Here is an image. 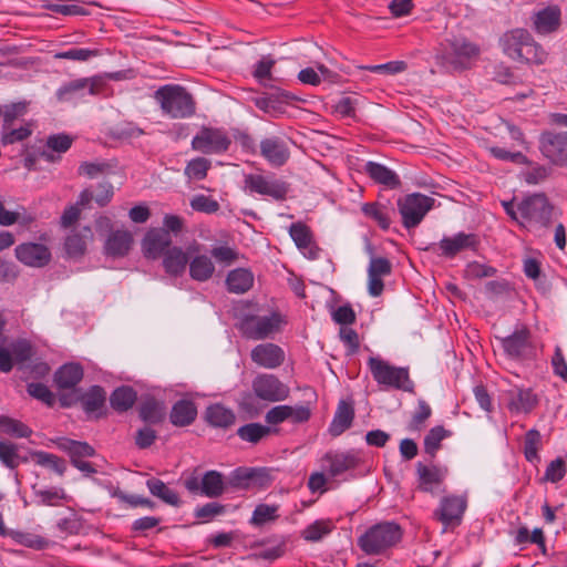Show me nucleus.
I'll list each match as a JSON object with an SVG mask.
<instances>
[{"instance_id":"1","label":"nucleus","mask_w":567,"mask_h":567,"mask_svg":"<svg viewBox=\"0 0 567 567\" xmlns=\"http://www.w3.org/2000/svg\"><path fill=\"white\" fill-rule=\"evenodd\" d=\"M163 115L172 120L189 118L196 113V101L186 87L179 84H165L154 93Z\"/></svg>"},{"instance_id":"2","label":"nucleus","mask_w":567,"mask_h":567,"mask_svg":"<svg viewBox=\"0 0 567 567\" xmlns=\"http://www.w3.org/2000/svg\"><path fill=\"white\" fill-rule=\"evenodd\" d=\"M403 529L395 522H382L369 527L358 538V546L367 555H381L401 542Z\"/></svg>"},{"instance_id":"3","label":"nucleus","mask_w":567,"mask_h":567,"mask_svg":"<svg viewBox=\"0 0 567 567\" xmlns=\"http://www.w3.org/2000/svg\"><path fill=\"white\" fill-rule=\"evenodd\" d=\"M368 367L373 380L379 385L402 390L404 392H414V382L410 378L409 368L394 367L379 357H370Z\"/></svg>"},{"instance_id":"4","label":"nucleus","mask_w":567,"mask_h":567,"mask_svg":"<svg viewBox=\"0 0 567 567\" xmlns=\"http://www.w3.org/2000/svg\"><path fill=\"white\" fill-rule=\"evenodd\" d=\"M284 323H286L284 316L279 311H272L264 317L246 313L236 327L248 340H265L279 332Z\"/></svg>"},{"instance_id":"5","label":"nucleus","mask_w":567,"mask_h":567,"mask_svg":"<svg viewBox=\"0 0 567 567\" xmlns=\"http://www.w3.org/2000/svg\"><path fill=\"white\" fill-rule=\"evenodd\" d=\"M517 210L525 226L548 228L551 225L554 206L544 193L526 196L517 205Z\"/></svg>"},{"instance_id":"6","label":"nucleus","mask_w":567,"mask_h":567,"mask_svg":"<svg viewBox=\"0 0 567 567\" xmlns=\"http://www.w3.org/2000/svg\"><path fill=\"white\" fill-rule=\"evenodd\" d=\"M183 484L190 494H199L208 498H217L229 488L228 481H225L224 475L215 470L205 472L203 476H199L195 470Z\"/></svg>"},{"instance_id":"7","label":"nucleus","mask_w":567,"mask_h":567,"mask_svg":"<svg viewBox=\"0 0 567 567\" xmlns=\"http://www.w3.org/2000/svg\"><path fill=\"white\" fill-rule=\"evenodd\" d=\"M274 482L271 471L267 467H246L235 468L229 477L228 484L233 489L261 491L270 487Z\"/></svg>"},{"instance_id":"8","label":"nucleus","mask_w":567,"mask_h":567,"mask_svg":"<svg viewBox=\"0 0 567 567\" xmlns=\"http://www.w3.org/2000/svg\"><path fill=\"white\" fill-rule=\"evenodd\" d=\"M435 199L421 193L409 194L398 200L402 224L406 229L416 227L426 213L434 206Z\"/></svg>"},{"instance_id":"9","label":"nucleus","mask_w":567,"mask_h":567,"mask_svg":"<svg viewBox=\"0 0 567 567\" xmlns=\"http://www.w3.org/2000/svg\"><path fill=\"white\" fill-rule=\"evenodd\" d=\"M504 354L513 360L524 361L534 357L535 347L532 340L530 329L522 324L507 337H496Z\"/></svg>"},{"instance_id":"10","label":"nucleus","mask_w":567,"mask_h":567,"mask_svg":"<svg viewBox=\"0 0 567 567\" xmlns=\"http://www.w3.org/2000/svg\"><path fill=\"white\" fill-rule=\"evenodd\" d=\"M480 245L481 240L476 234L460 231L452 237L444 236L437 244H430L425 250L453 259L457 254L467 249L477 251Z\"/></svg>"},{"instance_id":"11","label":"nucleus","mask_w":567,"mask_h":567,"mask_svg":"<svg viewBox=\"0 0 567 567\" xmlns=\"http://www.w3.org/2000/svg\"><path fill=\"white\" fill-rule=\"evenodd\" d=\"M538 148L551 165L567 167V132L543 131L538 137Z\"/></svg>"},{"instance_id":"12","label":"nucleus","mask_w":567,"mask_h":567,"mask_svg":"<svg viewBox=\"0 0 567 567\" xmlns=\"http://www.w3.org/2000/svg\"><path fill=\"white\" fill-rule=\"evenodd\" d=\"M231 145V140L223 127L202 126L193 137L190 146L203 154H224Z\"/></svg>"},{"instance_id":"13","label":"nucleus","mask_w":567,"mask_h":567,"mask_svg":"<svg viewBox=\"0 0 567 567\" xmlns=\"http://www.w3.org/2000/svg\"><path fill=\"white\" fill-rule=\"evenodd\" d=\"M467 508V498L464 495H446L441 498L433 517L442 523L444 530L455 528L462 524L463 516Z\"/></svg>"},{"instance_id":"14","label":"nucleus","mask_w":567,"mask_h":567,"mask_svg":"<svg viewBox=\"0 0 567 567\" xmlns=\"http://www.w3.org/2000/svg\"><path fill=\"white\" fill-rule=\"evenodd\" d=\"M105 82L100 76L80 78L62 84L55 92L59 102H70L78 97H83L85 92L91 95H97L105 89Z\"/></svg>"},{"instance_id":"15","label":"nucleus","mask_w":567,"mask_h":567,"mask_svg":"<svg viewBox=\"0 0 567 567\" xmlns=\"http://www.w3.org/2000/svg\"><path fill=\"white\" fill-rule=\"evenodd\" d=\"M254 394L265 402H279L286 400L290 389L275 374L260 373L251 382Z\"/></svg>"},{"instance_id":"16","label":"nucleus","mask_w":567,"mask_h":567,"mask_svg":"<svg viewBox=\"0 0 567 567\" xmlns=\"http://www.w3.org/2000/svg\"><path fill=\"white\" fill-rule=\"evenodd\" d=\"M363 463L362 453L357 450L347 452H328L322 457L323 470L330 477L358 468Z\"/></svg>"},{"instance_id":"17","label":"nucleus","mask_w":567,"mask_h":567,"mask_svg":"<svg viewBox=\"0 0 567 567\" xmlns=\"http://www.w3.org/2000/svg\"><path fill=\"white\" fill-rule=\"evenodd\" d=\"M245 188L250 193L264 196H270L276 200H285L289 184L282 179L268 181L266 176L260 174H248L245 176Z\"/></svg>"},{"instance_id":"18","label":"nucleus","mask_w":567,"mask_h":567,"mask_svg":"<svg viewBox=\"0 0 567 567\" xmlns=\"http://www.w3.org/2000/svg\"><path fill=\"white\" fill-rule=\"evenodd\" d=\"M415 468L417 489L420 492L429 493L431 495H437L440 492H444V488L441 489V486L443 485L449 472L446 467L417 462Z\"/></svg>"},{"instance_id":"19","label":"nucleus","mask_w":567,"mask_h":567,"mask_svg":"<svg viewBox=\"0 0 567 567\" xmlns=\"http://www.w3.org/2000/svg\"><path fill=\"white\" fill-rule=\"evenodd\" d=\"M81 406L89 420H101L109 415L106 391L101 385H92L80 395Z\"/></svg>"},{"instance_id":"20","label":"nucleus","mask_w":567,"mask_h":567,"mask_svg":"<svg viewBox=\"0 0 567 567\" xmlns=\"http://www.w3.org/2000/svg\"><path fill=\"white\" fill-rule=\"evenodd\" d=\"M17 259L28 267L43 268L51 261L50 249L40 243H22L14 248Z\"/></svg>"},{"instance_id":"21","label":"nucleus","mask_w":567,"mask_h":567,"mask_svg":"<svg viewBox=\"0 0 567 567\" xmlns=\"http://www.w3.org/2000/svg\"><path fill=\"white\" fill-rule=\"evenodd\" d=\"M260 155L272 167H282L290 158L287 141L280 136H270L260 141Z\"/></svg>"},{"instance_id":"22","label":"nucleus","mask_w":567,"mask_h":567,"mask_svg":"<svg viewBox=\"0 0 567 567\" xmlns=\"http://www.w3.org/2000/svg\"><path fill=\"white\" fill-rule=\"evenodd\" d=\"M172 236L163 228H151L142 240V250L147 259H158L172 246Z\"/></svg>"},{"instance_id":"23","label":"nucleus","mask_w":567,"mask_h":567,"mask_svg":"<svg viewBox=\"0 0 567 567\" xmlns=\"http://www.w3.org/2000/svg\"><path fill=\"white\" fill-rule=\"evenodd\" d=\"M284 349L271 342L260 343L250 351V359L258 367L265 369H277L285 362Z\"/></svg>"},{"instance_id":"24","label":"nucleus","mask_w":567,"mask_h":567,"mask_svg":"<svg viewBox=\"0 0 567 567\" xmlns=\"http://www.w3.org/2000/svg\"><path fill=\"white\" fill-rule=\"evenodd\" d=\"M480 47L466 39H454L451 41V52L444 58L455 69H466L470 60L480 54Z\"/></svg>"},{"instance_id":"25","label":"nucleus","mask_w":567,"mask_h":567,"mask_svg":"<svg viewBox=\"0 0 567 567\" xmlns=\"http://www.w3.org/2000/svg\"><path fill=\"white\" fill-rule=\"evenodd\" d=\"M533 30L538 34L556 32L561 24V10L557 4H550L535 12L532 17Z\"/></svg>"},{"instance_id":"26","label":"nucleus","mask_w":567,"mask_h":567,"mask_svg":"<svg viewBox=\"0 0 567 567\" xmlns=\"http://www.w3.org/2000/svg\"><path fill=\"white\" fill-rule=\"evenodd\" d=\"M526 40H529V31L524 28H515L504 32L498 43L503 53L515 61L520 59Z\"/></svg>"},{"instance_id":"27","label":"nucleus","mask_w":567,"mask_h":567,"mask_svg":"<svg viewBox=\"0 0 567 567\" xmlns=\"http://www.w3.org/2000/svg\"><path fill=\"white\" fill-rule=\"evenodd\" d=\"M138 417L145 425H161L166 419V405L155 396H146L137 408Z\"/></svg>"},{"instance_id":"28","label":"nucleus","mask_w":567,"mask_h":567,"mask_svg":"<svg viewBox=\"0 0 567 567\" xmlns=\"http://www.w3.org/2000/svg\"><path fill=\"white\" fill-rule=\"evenodd\" d=\"M354 416L355 412L353 401L340 400L328 429L329 434L333 437L340 436L352 426Z\"/></svg>"},{"instance_id":"29","label":"nucleus","mask_w":567,"mask_h":567,"mask_svg":"<svg viewBox=\"0 0 567 567\" xmlns=\"http://www.w3.org/2000/svg\"><path fill=\"white\" fill-rule=\"evenodd\" d=\"M84 377V369L79 362L62 364L54 372L53 381L59 390L75 389Z\"/></svg>"},{"instance_id":"30","label":"nucleus","mask_w":567,"mask_h":567,"mask_svg":"<svg viewBox=\"0 0 567 567\" xmlns=\"http://www.w3.org/2000/svg\"><path fill=\"white\" fill-rule=\"evenodd\" d=\"M296 100V96L286 90H276V92L256 97L254 100L255 106L260 111L268 114H276L284 112V105L290 101Z\"/></svg>"},{"instance_id":"31","label":"nucleus","mask_w":567,"mask_h":567,"mask_svg":"<svg viewBox=\"0 0 567 567\" xmlns=\"http://www.w3.org/2000/svg\"><path fill=\"white\" fill-rule=\"evenodd\" d=\"M364 173L377 184L389 189H396L401 186L399 175L383 164L369 161L364 165Z\"/></svg>"},{"instance_id":"32","label":"nucleus","mask_w":567,"mask_h":567,"mask_svg":"<svg viewBox=\"0 0 567 567\" xmlns=\"http://www.w3.org/2000/svg\"><path fill=\"white\" fill-rule=\"evenodd\" d=\"M196 417L197 406L190 399L176 401L169 412V422L177 427H185L193 424Z\"/></svg>"},{"instance_id":"33","label":"nucleus","mask_w":567,"mask_h":567,"mask_svg":"<svg viewBox=\"0 0 567 567\" xmlns=\"http://www.w3.org/2000/svg\"><path fill=\"white\" fill-rule=\"evenodd\" d=\"M132 244L133 236L128 230H114L105 241L104 252L113 258L124 257L128 254Z\"/></svg>"},{"instance_id":"34","label":"nucleus","mask_w":567,"mask_h":567,"mask_svg":"<svg viewBox=\"0 0 567 567\" xmlns=\"http://www.w3.org/2000/svg\"><path fill=\"white\" fill-rule=\"evenodd\" d=\"M162 258L165 272L175 278L184 275L189 261L188 255L177 246H173L171 249H167Z\"/></svg>"},{"instance_id":"35","label":"nucleus","mask_w":567,"mask_h":567,"mask_svg":"<svg viewBox=\"0 0 567 567\" xmlns=\"http://www.w3.org/2000/svg\"><path fill=\"white\" fill-rule=\"evenodd\" d=\"M56 447L65 452L70 456L71 463L73 460L80 461L84 457H92L95 455V449L87 442L75 441L68 437H58L53 441Z\"/></svg>"},{"instance_id":"36","label":"nucleus","mask_w":567,"mask_h":567,"mask_svg":"<svg viewBox=\"0 0 567 567\" xmlns=\"http://www.w3.org/2000/svg\"><path fill=\"white\" fill-rule=\"evenodd\" d=\"M205 421L213 427L228 429L236 422V415L233 410L221 403H214L206 408Z\"/></svg>"},{"instance_id":"37","label":"nucleus","mask_w":567,"mask_h":567,"mask_svg":"<svg viewBox=\"0 0 567 567\" xmlns=\"http://www.w3.org/2000/svg\"><path fill=\"white\" fill-rule=\"evenodd\" d=\"M254 279V274L248 268L233 269L226 277L227 290L237 295L245 293L252 288Z\"/></svg>"},{"instance_id":"38","label":"nucleus","mask_w":567,"mask_h":567,"mask_svg":"<svg viewBox=\"0 0 567 567\" xmlns=\"http://www.w3.org/2000/svg\"><path fill=\"white\" fill-rule=\"evenodd\" d=\"M109 400L111 408L115 412L124 413L134 406L137 400V392L131 385H120L112 391Z\"/></svg>"},{"instance_id":"39","label":"nucleus","mask_w":567,"mask_h":567,"mask_svg":"<svg viewBox=\"0 0 567 567\" xmlns=\"http://www.w3.org/2000/svg\"><path fill=\"white\" fill-rule=\"evenodd\" d=\"M365 217L372 219L378 226L388 230L391 225V214H394V208L388 207L379 202L364 203L361 207Z\"/></svg>"},{"instance_id":"40","label":"nucleus","mask_w":567,"mask_h":567,"mask_svg":"<svg viewBox=\"0 0 567 567\" xmlns=\"http://www.w3.org/2000/svg\"><path fill=\"white\" fill-rule=\"evenodd\" d=\"M189 265V276L193 280L204 282L209 280L215 271V265L212 259L206 255H198L194 257Z\"/></svg>"},{"instance_id":"41","label":"nucleus","mask_w":567,"mask_h":567,"mask_svg":"<svg viewBox=\"0 0 567 567\" xmlns=\"http://www.w3.org/2000/svg\"><path fill=\"white\" fill-rule=\"evenodd\" d=\"M150 493L163 501L164 503L178 507L182 504L179 495L169 488L162 480L151 477L146 481Z\"/></svg>"},{"instance_id":"42","label":"nucleus","mask_w":567,"mask_h":567,"mask_svg":"<svg viewBox=\"0 0 567 567\" xmlns=\"http://www.w3.org/2000/svg\"><path fill=\"white\" fill-rule=\"evenodd\" d=\"M525 45L522 50L520 59H516V62L542 65L546 62L548 53L546 50L535 41L534 37L529 33V40H526Z\"/></svg>"},{"instance_id":"43","label":"nucleus","mask_w":567,"mask_h":567,"mask_svg":"<svg viewBox=\"0 0 567 567\" xmlns=\"http://www.w3.org/2000/svg\"><path fill=\"white\" fill-rule=\"evenodd\" d=\"M73 138L65 133L52 134L48 136L45 142V150L40 153V156L48 162H53L55 158L52 152L65 153L72 146Z\"/></svg>"},{"instance_id":"44","label":"nucleus","mask_w":567,"mask_h":567,"mask_svg":"<svg viewBox=\"0 0 567 567\" xmlns=\"http://www.w3.org/2000/svg\"><path fill=\"white\" fill-rule=\"evenodd\" d=\"M8 537L16 544L34 550H43L50 545L49 539L31 532L11 529L10 533H8Z\"/></svg>"},{"instance_id":"45","label":"nucleus","mask_w":567,"mask_h":567,"mask_svg":"<svg viewBox=\"0 0 567 567\" xmlns=\"http://www.w3.org/2000/svg\"><path fill=\"white\" fill-rule=\"evenodd\" d=\"M537 404V395L533 393L532 389H519L508 402V409L511 412L530 413Z\"/></svg>"},{"instance_id":"46","label":"nucleus","mask_w":567,"mask_h":567,"mask_svg":"<svg viewBox=\"0 0 567 567\" xmlns=\"http://www.w3.org/2000/svg\"><path fill=\"white\" fill-rule=\"evenodd\" d=\"M451 435V431L445 430L443 425H436L427 432L424 436L423 446L424 453L430 456L431 461L436 456L437 451L441 449L442 441Z\"/></svg>"},{"instance_id":"47","label":"nucleus","mask_w":567,"mask_h":567,"mask_svg":"<svg viewBox=\"0 0 567 567\" xmlns=\"http://www.w3.org/2000/svg\"><path fill=\"white\" fill-rule=\"evenodd\" d=\"M84 234L72 233L64 241V249L69 257L79 258L86 251V239L92 236L90 227H84Z\"/></svg>"},{"instance_id":"48","label":"nucleus","mask_w":567,"mask_h":567,"mask_svg":"<svg viewBox=\"0 0 567 567\" xmlns=\"http://www.w3.org/2000/svg\"><path fill=\"white\" fill-rule=\"evenodd\" d=\"M277 431L278 430L271 429L270 426L262 425L260 423H248L237 430V435L245 442L257 444L264 437Z\"/></svg>"},{"instance_id":"49","label":"nucleus","mask_w":567,"mask_h":567,"mask_svg":"<svg viewBox=\"0 0 567 567\" xmlns=\"http://www.w3.org/2000/svg\"><path fill=\"white\" fill-rule=\"evenodd\" d=\"M30 455L38 465L49 467L60 476L64 475L66 463L62 457L44 451H31Z\"/></svg>"},{"instance_id":"50","label":"nucleus","mask_w":567,"mask_h":567,"mask_svg":"<svg viewBox=\"0 0 567 567\" xmlns=\"http://www.w3.org/2000/svg\"><path fill=\"white\" fill-rule=\"evenodd\" d=\"M542 434L536 429H530L526 432L524 437L523 453L526 461L533 463L540 460L539 450L542 449Z\"/></svg>"},{"instance_id":"51","label":"nucleus","mask_w":567,"mask_h":567,"mask_svg":"<svg viewBox=\"0 0 567 567\" xmlns=\"http://www.w3.org/2000/svg\"><path fill=\"white\" fill-rule=\"evenodd\" d=\"M0 431L17 439L29 437L32 434L27 424L7 415H0Z\"/></svg>"},{"instance_id":"52","label":"nucleus","mask_w":567,"mask_h":567,"mask_svg":"<svg viewBox=\"0 0 567 567\" xmlns=\"http://www.w3.org/2000/svg\"><path fill=\"white\" fill-rule=\"evenodd\" d=\"M212 167V162L206 157H196L190 159L185 168L184 175L188 179L203 181L207 177V173Z\"/></svg>"},{"instance_id":"53","label":"nucleus","mask_w":567,"mask_h":567,"mask_svg":"<svg viewBox=\"0 0 567 567\" xmlns=\"http://www.w3.org/2000/svg\"><path fill=\"white\" fill-rule=\"evenodd\" d=\"M567 474V460L566 457L558 456L550 461L547 465L544 476L540 478L542 483H558Z\"/></svg>"},{"instance_id":"54","label":"nucleus","mask_w":567,"mask_h":567,"mask_svg":"<svg viewBox=\"0 0 567 567\" xmlns=\"http://www.w3.org/2000/svg\"><path fill=\"white\" fill-rule=\"evenodd\" d=\"M289 234L299 249H307L313 241L310 227L301 221L292 223Z\"/></svg>"},{"instance_id":"55","label":"nucleus","mask_w":567,"mask_h":567,"mask_svg":"<svg viewBox=\"0 0 567 567\" xmlns=\"http://www.w3.org/2000/svg\"><path fill=\"white\" fill-rule=\"evenodd\" d=\"M432 415V409L424 400L417 401V408L413 412L412 417L409 422L408 429L410 431L420 432L425 427L426 421Z\"/></svg>"},{"instance_id":"56","label":"nucleus","mask_w":567,"mask_h":567,"mask_svg":"<svg viewBox=\"0 0 567 567\" xmlns=\"http://www.w3.org/2000/svg\"><path fill=\"white\" fill-rule=\"evenodd\" d=\"M331 530L332 525L330 520H315L302 530L301 536L308 542H319L323 536L330 534Z\"/></svg>"},{"instance_id":"57","label":"nucleus","mask_w":567,"mask_h":567,"mask_svg":"<svg viewBox=\"0 0 567 567\" xmlns=\"http://www.w3.org/2000/svg\"><path fill=\"white\" fill-rule=\"evenodd\" d=\"M278 505L259 504L256 506L250 523L256 526H261L267 522H272L278 518Z\"/></svg>"},{"instance_id":"58","label":"nucleus","mask_w":567,"mask_h":567,"mask_svg":"<svg viewBox=\"0 0 567 567\" xmlns=\"http://www.w3.org/2000/svg\"><path fill=\"white\" fill-rule=\"evenodd\" d=\"M27 391L32 398L43 402L49 408H52L55 404V394L41 382L29 383Z\"/></svg>"},{"instance_id":"59","label":"nucleus","mask_w":567,"mask_h":567,"mask_svg":"<svg viewBox=\"0 0 567 567\" xmlns=\"http://www.w3.org/2000/svg\"><path fill=\"white\" fill-rule=\"evenodd\" d=\"M0 461L10 470L17 468L19 466L17 445L8 441H0Z\"/></svg>"},{"instance_id":"60","label":"nucleus","mask_w":567,"mask_h":567,"mask_svg":"<svg viewBox=\"0 0 567 567\" xmlns=\"http://www.w3.org/2000/svg\"><path fill=\"white\" fill-rule=\"evenodd\" d=\"M100 51L96 49L87 48H71L55 54L56 59L73 60V61H87L91 58L97 56Z\"/></svg>"},{"instance_id":"61","label":"nucleus","mask_w":567,"mask_h":567,"mask_svg":"<svg viewBox=\"0 0 567 567\" xmlns=\"http://www.w3.org/2000/svg\"><path fill=\"white\" fill-rule=\"evenodd\" d=\"M497 272V269L493 266L480 264L477 261H471L464 269L465 278L467 279H482L486 277H493Z\"/></svg>"},{"instance_id":"62","label":"nucleus","mask_w":567,"mask_h":567,"mask_svg":"<svg viewBox=\"0 0 567 567\" xmlns=\"http://www.w3.org/2000/svg\"><path fill=\"white\" fill-rule=\"evenodd\" d=\"M226 512V506L216 502L206 503L203 506L195 508L194 516L197 519L209 522L216 516L223 515Z\"/></svg>"},{"instance_id":"63","label":"nucleus","mask_w":567,"mask_h":567,"mask_svg":"<svg viewBox=\"0 0 567 567\" xmlns=\"http://www.w3.org/2000/svg\"><path fill=\"white\" fill-rule=\"evenodd\" d=\"M11 355L13 361L24 363L33 355L32 344L25 339H19L11 344Z\"/></svg>"},{"instance_id":"64","label":"nucleus","mask_w":567,"mask_h":567,"mask_svg":"<svg viewBox=\"0 0 567 567\" xmlns=\"http://www.w3.org/2000/svg\"><path fill=\"white\" fill-rule=\"evenodd\" d=\"M190 207L200 213L215 214L219 210V203L210 196L197 195L190 200Z\"/></svg>"}]
</instances>
